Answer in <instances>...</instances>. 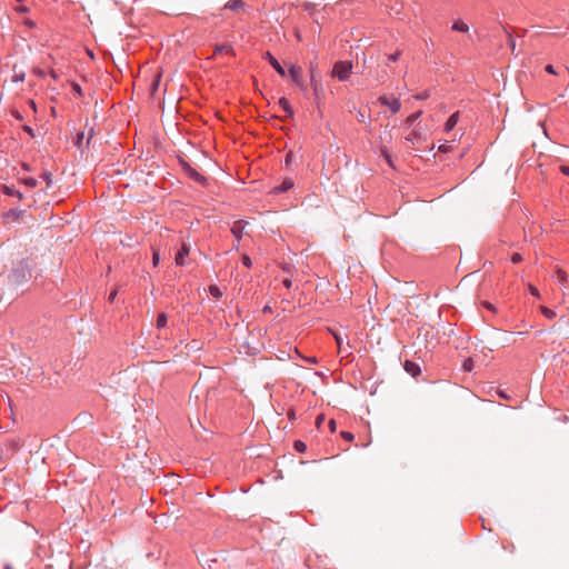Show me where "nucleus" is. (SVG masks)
Returning <instances> with one entry per match:
<instances>
[{
	"label": "nucleus",
	"instance_id": "obj_2",
	"mask_svg": "<svg viewBox=\"0 0 569 569\" xmlns=\"http://www.w3.org/2000/svg\"><path fill=\"white\" fill-rule=\"evenodd\" d=\"M31 277V266L27 259L18 261L8 274L9 282L17 287L28 282Z\"/></svg>",
	"mask_w": 569,
	"mask_h": 569
},
{
	"label": "nucleus",
	"instance_id": "obj_50",
	"mask_svg": "<svg viewBox=\"0 0 569 569\" xmlns=\"http://www.w3.org/2000/svg\"><path fill=\"white\" fill-rule=\"evenodd\" d=\"M272 311H273L272 308L270 306H268V305L264 306L263 309H262L263 313H272Z\"/></svg>",
	"mask_w": 569,
	"mask_h": 569
},
{
	"label": "nucleus",
	"instance_id": "obj_19",
	"mask_svg": "<svg viewBox=\"0 0 569 569\" xmlns=\"http://www.w3.org/2000/svg\"><path fill=\"white\" fill-rule=\"evenodd\" d=\"M242 7H243V1L242 0H229L224 4L223 8L228 9V10H231V11H237V10H239Z\"/></svg>",
	"mask_w": 569,
	"mask_h": 569
},
{
	"label": "nucleus",
	"instance_id": "obj_61",
	"mask_svg": "<svg viewBox=\"0 0 569 569\" xmlns=\"http://www.w3.org/2000/svg\"><path fill=\"white\" fill-rule=\"evenodd\" d=\"M14 110V114L17 118H22V116L19 113L18 109H13Z\"/></svg>",
	"mask_w": 569,
	"mask_h": 569
},
{
	"label": "nucleus",
	"instance_id": "obj_45",
	"mask_svg": "<svg viewBox=\"0 0 569 569\" xmlns=\"http://www.w3.org/2000/svg\"><path fill=\"white\" fill-rule=\"evenodd\" d=\"M325 416L321 413L316 418V425L317 427H320V425L323 422Z\"/></svg>",
	"mask_w": 569,
	"mask_h": 569
},
{
	"label": "nucleus",
	"instance_id": "obj_5",
	"mask_svg": "<svg viewBox=\"0 0 569 569\" xmlns=\"http://www.w3.org/2000/svg\"><path fill=\"white\" fill-rule=\"evenodd\" d=\"M288 77L299 88H303V74L300 67L290 66L288 69Z\"/></svg>",
	"mask_w": 569,
	"mask_h": 569
},
{
	"label": "nucleus",
	"instance_id": "obj_31",
	"mask_svg": "<svg viewBox=\"0 0 569 569\" xmlns=\"http://www.w3.org/2000/svg\"><path fill=\"white\" fill-rule=\"evenodd\" d=\"M71 92L77 96H82V89L78 82L71 81Z\"/></svg>",
	"mask_w": 569,
	"mask_h": 569
},
{
	"label": "nucleus",
	"instance_id": "obj_27",
	"mask_svg": "<svg viewBox=\"0 0 569 569\" xmlns=\"http://www.w3.org/2000/svg\"><path fill=\"white\" fill-rule=\"evenodd\" d=\"M381 104L382 107H400L401 101L399 99H393L392 102H388L386 98H381Z\"/></svg>",
	"mask_w": 569,
	"mask_h": 569
},
{
	"label": "nucleus",
	"instance_id": "obj_46",
	"mask_svg": "<svg viewBox=\"0 0 569 569\" xmlns=\"http://www.w3.org/2000/svg\"><path fill=\"white\" fill-rule=\"evenodd\" d=\"M483 307L487 308L488 310H491V311L496 310L493 305L491 302H489V301H485L483 302Z\"/></svg>",
	"mask_w": 569,
	"mask_h": 569
},
{
	"label": "nucleus",
	"instance_id": "obj_55",
	"mask_svg": "<svg viewBox=\"0 0 569 569\" xmlns=\"http://www.w3.org/2000/svg\"><path fill=\"white\" fill-rule=\"evenodd\" d=\"M28 10L29 9L27 7H24V6H20V7L17 8L18 12H27Z\"/></svg>",
	"mask_w": 569,
	"mask_h": 569
},
{
	"label": "nucleus",
	"instance_id": "obj_49",
	"mask_svg": "<svg viewBox=\"0 0 569 569\" xmlns=\"http://www.w3.org/2000/svg\"><path fill=\"white\" fill-rule=\"evenodd\" d=\"M530 292L531 295L536 296V297H539V291L536 287L533 286H530Z\"/></svg>",
	"mask_w": 569,
	"mask_h": 569
},
{
	"label": "nucleus",
	"instance_id": "obj_62",
	"mask_svg": "<svg viewBox=\"0 0 569 569\" xmlns=\"http://www.w3.org/2000/svg\"><path fill=\"white\" fill-rule=\"evenodd\" d=\"M29 107H32V108H36V107H37L33 100H30V101H29Z\"/></svg>",
	"mask_w": 569,
	"mask_h": 569
},
{
	"label": "nucleus",
	"instance_id": "obj_51",
	"mask_svg": "<svg viewBox=\"0 0 569 569\" xmlns=\"http://www.w3.org/2000/svg\"><path fill=\"white\" fill-rule=\"evenodd\" d=\"M561 172L566 176H569V167L568 166H562L561 167Z\"/></svg>",
	"mask_w": 569,
	"mask_h": 569
},
{
	"label": "nucleus",
	"instance_id": "obj_22",
	"mask_svg": "<svg viewBox=\"0 0 569 569\" xmlns=\"http://www.w3.org/2000/svg\"><path fill=\"white\" fill-rule=\"evenodd\" d=\"M209 293H210L213 298H217V299H219V298H221V297H222V291H221V289H220L218 286H216V284H211V286H209Z\"/></svg>",
	"mask_w": 569,
	"mask_h": 569
},
{
	"label": "nucleus",
	"instance_id": "obj_20",
	"mask_svg": "<svg viewBox=\"0 0 569 569\" xmlns=\"http://www.w3.org/2000/svg\"><path fill=\"white\" fill-rule=\"evenodd\" d=\"M84 137H86V133L83 131H78L76 134L74 142H73L74 146L81 151H83V147H84V143H83Z\"/></svg>",
	"mask_w": 569,
	"mask_h": 569
},
{
	"label": "nucleus",
	"instance_id": "obj_59",
	"mask_svg": "<svg viewBox=\"0 0 569 569\" xmlns=\"http://www.w3.org/2000/svg\"><path fill=\"white\" fill-rule=\"evenodd\" d=\"M288 418H289L290 420H293V419L296 418L295 412H293V411H289V412H288Z\"/></svg>",
	"mask_w": 569,
	"mask_h": 569
},
{
	"label": "nucleus",
	"instance_id": "obj_42",
	"mask_svg": "<svg viewBox=\"0 0 569 569\" xmlns=\"http://www.w3.org/2000/svg\"><path fill=\"white\" fill-rule=\"evenodd\" d=\"M282 284L287 288V289H290L292 287V280L290 278H284L282 280Z\"/></svg>",
	"mask_w": 569,
	"mask_h": 569
},
{
	"label": "nucleus",
	"instance_id": "obj_24",
	"mask_svg": "<svg viewBox=\"0 0 569 569\" xmlns=\"http://www.w3.org/2000/svg\"><path fill=\"white\" fill-rule=\"evenodd\" d=\"M293 448L297 452L303 453L307 450V445L302 440H296Z\"/></svg>",
	"mask_w": 569,
	"mask_h": 569
},
{
	"label": "nucleus",
	"instance_id": "obj_43",
	"mask_svg": "<svg viewBox=\"0 0 569 569\" xmlns=\"http://www.w3.org/2000/svg\"><path fill=\"white\" fill-rule=\"evenodd\" d=\"M328 426H329V429H330L332 432H335V431H336L337 422H336V420H335V419H330V420H329Z\"/></svg>",
	"mask_w": 569,
	"mask_h": 569
},
{
	"label": "nucleus",
	"instance_id": "obj_17",
	"mask_svg": "<svg viewBox=\"0 0 569 569\" xmlns=\"http://www.w3.org/2000/svg\"><path fill=\"white\" fill-rule=\"evenodd\" d=\"M451 29L453 31H458V32H462V33H466L469 31V26L462 21V20H456L453 23H452V27Z\"/></svg>",
	"mask_w": 569,
	"mask_h": 569
},
{
	"label": "nucleus",
	"instance_id": "obj_63",
	"mask_svg": "<svg viewBox=\"0 0 569 569\" xmlns=\"http://www.w3.org/2000/svg\"><path fill=\"white\" fill-rule=\"evenodd\" d=\"M23 169H24V170H27V171H30V167H29V164L23 163Z\"/></svg>",
	"mask_w": 569,
	"mask_h": 569
},
{
	"label": "nucleus",
	"instance_id": "obj_30",
	"mask_svg": "<svg viewBox=\"0 0 569 569\" xmlns=\"http://www.w3.org/2000/svg\"><path fill=\"white\" fill-rule=\"evenodd\" d=\"M24 78H26V74H24V72H23V71L17 72V71L14 70V73H13V76L11 77V81H12V82H16V83H17V82H22V81L24 80Z\"/></svg>",
	"mask_w": 569,
	"mask_h": 569
},
{
	"label": "nucleus",
	"instance_id": "obj_38",
	"mask_svg": "<svg viewBox=\"0 0 569 569\" xmlns=\"http://www.w3.org/2000/svg\"><path fill=\"white\" fill-rule=\"evenodd\" d=\"M310 78H311V84L315 87V91H317V82H316V77H315L312 64L310 66Z\"/></svg>",
	"mask_w": 569,
	"mask_h": 569
},
{
	"label": "nucleus",
	"instance_id": "obj_54",
	"mask_svg": "<svg viewBox=\"0 0 569 569\" xmlns=\"http://www.w3.org/2000/svg\"><path fill=\"white\" fill-rule=\"evenodd\" d=\"M291 157H292V152H288V153L286 154V164H289V163H290V161H291Z\"/></svg>",
	"mask_w": 569,
	"mask_h": 569
},
{
	"label": "nucleus",
	"instance_id": "obj_18",
	"mask_svg": "<svg viewBox=\"0 0 569 569\" xmlns=\"http://www.w3.org/2000/svg\"><path fill=\"white\" fill-rule=\"evenodd\" d=\"M556 278L559 283L569 284V274L565 270L558 269L556 271Z\"/></svg>",
	"mask_w": 569,
	"mask_h": 569
},
{
	"label": "nucleus",
	"instance_id": "obj_48",
	"mask_svg": "<svg viewBox=\"0 0 569 569\" xmlns=\"http://www.w3.org/2000/svg\"><path fill=\"white\" fill-rule=\"evenodd\" d=\"M387 162L389 163V166L393 167L392 164V161H391V157L386 152V151H382Z\"/></svg>",
	"mask_w": 569,
	"mask_h": 569
},
{
	"label": "nucleus",
	"instance_id": "obj_57",
	"mask_svg": "<svg viewBox=\"0 0 569 569\" xmlns=\"http://www.w3.org/2000/svg\"><path fill=\"white\" fill-rule=\"evenodd\" d=\"M293 110H295V109H289V108L283 109V111H284L288 116H290V117H292V116H293Z\"/></svg>",
	"mask_w": 569,
	"mask_h": 569
},
{
	"label": "nucleus",
	"instance_id": "obj_52",
	"mask_svg": "<svg viewBox=\"0 0 569 569\" xmlns=\"http://www.w3.org/2000/svg\"><path fill=\"white\" fill-rule=\"evenodd\" d=\"M24 131H26V132H28L31 137H33V136H34V134H33V130H32V128H31V127H29V126H24Z\"/></svg>",
	"mask_w": 569,
	"mask_h": 569
},
{
	"label": "nucleus",
	"instance_id": "obj_36",
	"mask_svg": "<svg viewBox=\"0 0 569 569\" xmlns=\"http://www.w3.org/2000/svg\"><path fill=\"white\" fill-rule=\"evenodd\" d=\"M341 438H343L347 441H352L355 439V436L350 431H341L340 432Z\"/></svg>",
	"mask_w": 569,
	"mask_h": 569
},
{
	"label": "nucleus",
	"instance_id": "obj_39",
	"mask_svg": "<svg viewBox=\"0 0 569 569\" xmlns=\"http://www.w3.org/2000/svg\"><path fill=\"white\" fill-rule=\"evenodd\" d=\"M93 134H94V129L91 127V128L89 129V131H88V137H87V140H86V147H88V146H89V143H90V141H91V139H92Z\"/></svg>",
	"mask_w": 569,
	"mask_h": 569
},
{
	"label": "nucleus",
	"instance_id": "obj_41",
	"mask_svg": "<svg viewBox=\"0 0 569 569\" xmlns=\"http://www.w3.org/2000/svg\"><path fill=\"white\" fill-rule=\"evenodd\" d=\"M545 70H546L548 73H550V74H557V71H556V69H555V67H553L552 64H547V66L545 67Z\"/></svg>",
	"mask_w": 569,
	"mask_h": 569
},
{
	"label": "nucleus",
	"instance_id": "obj_12",
	"mask_svg": "<svg viewBox=\"0 0 569 569\" xmlns=\"http://www.w3.org/2000/svg\"><path fill=\"white\" fill-rule=\"evenodd\" d=\"M459 112L452 113L445 123V131L449 133L458 123Z\"/></svg>",
	"mask_w": 569,
	"mask_h": 569
},
{
	"label": "nucleus",
	"instance_id": "obj_15",
	"mask_svg": "<svg viewBox=\"0 0 569 569\" xmlns=\"http://www.w3.org/2000/svg\"><path fill=\"white\" fill-rule=\"evenodd\" d=\"M356 110V117L359 122L366 123L368 119L371 118V109H355Z\"/></svg>",
	"mask_w": 569,
	"mask_h": 569
},
{
	"label": "nucleus",
	"instance_id": "obj_16",
	"mask_svg": "<svg viewBox=\"0 0 569 569\" xmlns=\"http://www.w3.org/2000/svg\"><path fill=\"white\" fill-rule=\"evenodd\" d=\"M23 211L19 209H10L7 212H4L3 218L4 219H11L13 221H17L21 218Z\"/></svg>",
	"mask_w": 569,
	"mask_h": 569
},
{
	"label": "nucleus",
	"instance_id": "obj_29",
	"mask_svg": "<svg viewBox=\"0 0 569 569\" xmlns=\"http://www.w3.org/2000/svg\"><path fill=\"white\" fill-rule=\"evenodd\" d=\"M506 33H507V44L510 48V50L513 52L516 49V40H515L513 36L510 32H508L507 30H506Z\"/></svg>",
	"mask_w": 569,
	"mask_h": 569
},
{
	"label": "nucleus",
	"instance_id": "obj_58",
	"mask_svg": "<svg viewBox=\"0 0 569 569\" xmlns=\"http://www.w3.org/2000/svg\"><path fill=\"white\" fill-rule=\"evenodd\" d=\"M498 395H499L500 398L509 399V397L507 396V393L505 391H499Z\"/></svg>",
	"mask_w": 569,
	"mask_h": 569
},
{
	"label": "nucleus",
	"instance_id": "obj_23",
	"mask_svg": "<svg viewBox=\"0 0 569 569\" xmlns=\"http://www.w3.org/2000/svg\"><path fill=\"white\" fill-rule=\"evenodd\" d=\"M160 80H161V74L158 73L154 76L153 80H152V83H151V94L153 96L156 93V91L158 90L159 88V84H160Z\"/></svg>",
	"mask_w": 569,
	"mask_h": 569
},
{
	"label": "nucleus",
	"instance_id": "obj_3",
	"mask_svg": "<svg viewBox=\"0 0 569 569\" xmlns=\"http://www.w3.org/2000/svg\"><path fill=\"white\" fill-rule=\"evenodd\" d=\"M352 64L349 61H338L333 66L332 74L340 81H346L351 73Z\"/></svg>",
	"mask_w": 569,
	"mask_h": 569
},
{
	"label": "nucleus",
	"instance_id": "obj_64",
	"mask_svg": "<svg viewBox=\"0 0 569 569\" xmlns=\"http://www.w3.org/2000/svg\"><path fill=\"white\" fill-rule=\"evenodd\" d=\"M4 569H13L10 565H6Z\"/></svg>",
	"mask_w": 569,
	"mask_h": 569
},
{
	"label": "nucleus",
	"instance_id": "obj_11",
	"mask_svg": "<svg viewBox=\"0 0 569 569\" xmlns=\"http://www.w3.org/2000/svg\"><path fill=\"white\" fill-rule=\"evenodd\" d=\"M32 72L38 76L39 78H46L48 76L47 71L41 68H33ZM49 76L54 80L58 81L59 74L54 69H51L49 71Z\"/></svg>",
	"mask_w": 569,
	"mask_h": 569
},
{
	"label": "nucleus",
	"instance_id": "obj_21",
	"mask_svg": "<svg viewBox=\"0 0 569 569\" xmlns=\"http://www.w3.org/2000/svg\"><path fill=\"white\" fill-rule=\"evenodd\" d=\"M167 323H168L167 315L164 312L159 313L157 317L156 327L158 329H162L167 326Z\"/></svg>",
	"mask_w": 569,
	"mask_h": 569
},
{
	"label": "nucleus",
	"instance_id": "obj_47",
	"mask_svg": "<svg viewBox=\"0 0 569 569\" xmlns=\"http://www.w3.org/2000/svg\"><path fill=\"white\" fill-rule=\"evenodd\" d=\"M116 297H117V291H112V292H110V295H109V297H108V301H109L110 303H112V302L114 301Z\"/></svg>",
	"mask_w": 569,
	"mask_h": 569
},
{
	"label": "nucleus",
	"instance_id": "obj_37",
	"mask_svg": "<svg viewBox=\"0 0 569 569\" xmlns=\"http://www.w3.org/2000/svg\"><path fill=\"white\" fill-rule=\"evenodd\" d=\"M400 54H401V51H396L395 53L389 54L388 61L396 62L399 59Z\"/></svg>",
	"mask_w": 569,
	"mask_h": 569
},
{
	"label": "nucleus",
	"instance_id": "obj_4",
	"mask_svg": "<svg viewBox=\"0 0 569 569\" xmlns=\"http://www.w3.org/2000/svg\"><path fill=\"white\" fill-rule=\"evenodd\" d=\"M248 222L244 220H237L233 222L231 227V233L236 238L237 243L234 244V248H239V242L243 237L244 229L247 227Z\"/></svg>",
	"mask_w": 569,
	"mask_h": 569
},
{
	"label": "nucleus",
	"instance_id": "obj_10",
	"mask_svg": "<svg viewBox=\"0 0 569 569\" xmlns=\"http://www.w3.org/2000/svg\"><path fill=\"white\" fill-rule=\"evenodd\" d=\"M403 369L411 377H418L421 373V368H420L419 363L411 361V360L405 361Z\"/></svg>",
	"mask_w": 569,
	"mask_h": 569
},
{
	"label": "nucleus",
	"instance_id": "obj_7",
	"mask_svg": "<svg viewBox=\"0 0 569 569\" xmlns=\"http://www.w3.org/2000/svg\"><path fill=\"white\" fill-rule=\"evenodd\" d=\"M264 59L270 63V66L276 70V72L284 78L287 76V71L281 66V63L268 51L264 54Z\"/></svg>",
	"mask_w": 569,
	"mask_h": 569
},
{
	"label": "nucleus",
	"instance_id": "obj_34",
	"mask_svg": "<svg viewBox=\"0 0 569 569\" xmlns=\"http://www.w3.org/2000/svg\"><path fill=\"white\" fill-rule=\"evenodd\" d=\"M40 178L47 182V187H50L52 184V174L51 172H43Z\"/></svg>",
	"mask_w": 569,
	"mask_h": 569
},
{
	"label": "nucleus",
	"instance_id": "obj_9",
	"mask_svg": "<svg viewBox=\"0 0 569 569\" xmlns=\"http://www.w3.org/2000/svg\"><path fill=\"white\" fill-rule=\"evenodd\" d=\"M190 247L187 243H182L181 248L178 250L174 261L177 266L186 264V257L189 256Z\"/></svg>",
	"mask_w": 569,
	"mask_h": 569
},
{
	"label": "nucleus",
	"instance_id": "obj_40",
	"mask_svg": "<svg viewBox=\"0 0 569 569\" xmlns=\"http://www.w3.org/2000/svg\"><path fill=\"white\" fill-rule=\"evenodd\" d=\"M511 261H512L513 263H519V262H521V261H522V257H521V254H520V253H515V254L511 257Z\"/></svg>",
	"mask_w": 569,
	"mask_h": 569
},
{
	"label": "nucleus",
	"instance_id": "obj_13",
	"mask_svg": "<svg viewBox=\"0 0 569 569\" xmlns=\"http://www.w3.org/2000/svg\"><path fill=\"white\" fill-rule=\"evenodd\" d=\"M214 53L216 54H221V53L234 54V50L230 43H222V44L216 46Z\"/></svg>",
	"mask_w": 569,
	"mask_h": 569
},
{
	"label": "nucleus",
	"instance_id": "obj_26",
	"mask_svg": "<svg viewBox=\"0 0 569 569\" xmlns=\"http://www.w3.org/2000/svg\"><path fill=\"white\" fill-rule=\"evenodd\" d=\"M452 141H445L443 143H441L439 147H438V150L442 153H447L451 150L452 148Z\"/></svg>",
	"mask_w": 569,
	"mask_h": 569
},
{
	"label": "nucleus",
	"instance_id": "obj_8",
	"mask_svg": "<svg viewBox=\"0 0 569 569\" xmlns=\"http://www.w3.org/2000/svg\"><path fill=\"white\" fill-rule=\"evenodd\" d=\"M187 176L202 186L208 183V179L191 166H187Z\"/></svg>",
	"mask_w": 569,
	"mask_h": 569
},
{
	"label": "nucleus",
	"instance_id": "obj_60",
	"mask_svg": "<svg viewBox=\"0 0 569 569\" xmlns=\"http://www.w3.org/2000/svg\"><path fill=\"white\" fill-rule=\"evenodd\" d=\"M181 166L184 170V172L187 173V166H190L187 161H181Z\"/></svg>",
	"mask_w": 569,
	"mask_h": 569
},
{
	"label": "nucleus",
	"instance_id": "obj_28",
	"mask_svg": "<svg viewBox=\"0 0 569 569\" xmlns=\"http://www.w3.org/2000/svg\"><path fill=\"white\" fill-rule=\"evenodd\" d=\"M21 181L23 184H26L29 188H34L38 184L37 179L32 178V177L23 178Z\"/></svg>",
	"mask_w": 569,
	"mask_h": 569
},
{
	"label": "nucleus",
	"instance_id": "obj_33",
	"mask_svg": "<svg viewBox=\"0 0 569 569\" xmlns=\"http://www.w3.org/2000/svg\"><path fill=\"white\" fill-rule=\"evenodd\" d=\"M541 312L548 319H552L556 317V312L547 307H542Z\"/></svg>",
	"mask_w": 569,
	"mask_h": 569
},
{
	"label": "nucleus",
	"instance_id": "obj_44",
	"mask_svg": "<svg viewBox=\"0 0 569 569\" xmlns=\"http://www.w3.org/2000/svg\"><path fill=\"white\" fill-rule=\"evenodd\" d=\"M159 260H160L159 253L154 251L152 254V263L154 267L159 263Z\"/></svg>",
	"mask_w": 569,
	"mask_h": 569
},
{
	"label": "nucleus",
	"instance_id": "obj_6",
	"mask_svg": "<svg viewBox=\"0 0 569 569\" xmlns=\"http://www.w3.org/2000/svg\"><path fill=\"white\" fill-rule=\"evenodd\" d=\"M293 186H295V182L291 178H284L280 184L274 186L270 190V194L277 196L280 193H284V192L289 191L290 189H292Z\"/></svg>",
	"mask_w": 569,
	"mask_h": 569
},
{
	"label": "nucleus",
	"instance_id": "obj_14",
	"mask_svg": "<svg viewBox=\"0 0 569 569\" xmlns=\"http://www.w3.org/2000/svg\"><path fill=\"white\" fill-rule=\"evenodd\" d=\"M1 189H2V192H3L4 194L9 196V197H17V198H19V199H22V198H23L22 192H21V191H19V190H17V189H14V187H12V186L3 184V186L1 187Z\"/></svg>",
	"mask_w": 569,
	"mask_h": 569
},
{
	"label": "nucleus",
	"instance_id": "obj_53",
	"mask_svg": "<svg viewBox=\"0 0 569 569\" xmlns=\"http://www.w3.org/2000/svg\"><path fill=\"white\" fill-rule=\"evenodd\" d=\"M279 103H280V107H289V106H288V102H287V100H286V98H281V99L279 100Z\"/></svg>",
	"mask_w": 569,
	"mask_h": 569
},
{
	"label": "nucleus",
	"instance_id": "obj_35",
	"mask_svg": "<svg viewBox=\"0 0 569 569\" xmlns=\"http://www.w3.org/2000/svg\"><path fill=\"white\" fill-rule=\"evenodd\" d=\"M241 262L247 268H251V266H252V260H251V258L248 254H243L242 256Z\"/></svg>",
	"mask_w": 569,
	"mask_h": 569
},
{
	"label": "nucleus",
	"instance_id": "obj_25",
	"mask_svg": "<svg viewBox=\"0 0 569 569\" xmlns=\"http://www.w3.org/2000/svg\"><path fill=\"white\" fill-rule=\"evenodd\" d=\"M475 367V362L472 360V358H467L465 359L463 363H462V369L467 372H471L472 369Z\"/></svg>",
	"mask_w": 569,
	"mask_h": 569
},
{
	"label": "nucleus",
	"instance_id": "obj_32",
	"mask_svg": "<svg viewBox=\"0 0 569 569\" xmlns=\"http://www.w3.org/2000/svg\"><path fill=\"white\" fill-rule=\"evenodd\" d=\"M429 97V93L428 91H423L422 93L420 94H412L408 100L407 102H411V100H425Z\"/></svg>",
	"mask_w": 569,
	"mask_h": 569
},
{
	"label": "nucleus",
	"instance_id": "obj_1",
	"mask_svg": "<svg viewBox=\"0 0 569 569\" xmlns=\"http://www.w3.org/2000/svg\"><path fill=\"white\" fill-rule=\"evenodd\" d=\"M421 116V110L409 116L406 120L407 127L410 128V131L406 136V141L412 143L416 151H422V149L428 150L429 152L433 151L435 144H426L429 137V130L421 126V123H417V119Z\"/></svg>",
	"mask_w": 569,
	"mask_h": 569
},
{
	"label": "nucleus",
	"instance_id": "obj_56",
	"mask_svg": "<svg viewBox=\"0 0 569 569\" xmlns=\"http://www.w3.org/2000/svg\"><path fill=\"white\" fill-rule=\"evenodd\" d=\"M335 338H336L337 345L339 346V348H341L342 338L340 336H335Z\"/></svg>",
	"mask_w": 569,
	"mask_h": 569
}]
</instances>
